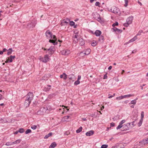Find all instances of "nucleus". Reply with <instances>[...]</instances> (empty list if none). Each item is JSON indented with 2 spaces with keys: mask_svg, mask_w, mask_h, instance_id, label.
Returning <instances> with one entry per match:
<instances>
[{
  "mask_svg": "<svg viewBox=\"0 0 148 148\" xmlns=\"http://www.w3.org/2000/svg\"><path fill=\"white\" fill-rule=\"evenodd\" d=\"M9 60L10 58H8V59H7L5 61V62L6 63L10 62V60Z\"/></svg>",
  "mask_w": 148,
  "mask_h": 148,
  "instance_id": "55",
  "label": "nucleus"
},
{
  "mask_svg": "<svg viewBox=\"0 0 148 148\" xmlns=\"http://www.w3.org/2000/svg\"><path fill=\"white\" fill-rule=\"evenodd\" d=\"M19 132H18V131H16V132H14V134H17Z\"/></svg>",
  "mask_w": 148,
  "mask_h": 148,
  "instance_id": "64",
  "label": "nucleus"
},
{
  "mask_svg": "<svg viewBox=\"0 0 148 148\" xmlns=\"http://www.w3.org/2000/svg\"><path fill=\"white\" fill-rule=\"evenodd\" d=\"M12 49L11 48H10L8 50V51L7 53V55H9L11 54V53H12Z\"/></svg>",
  "mask_w": 148,
  "mask_h": 148,
  "instance_id": "32",
  "label": "nucleus"
},
{
  "mask_svg": "<svg viewBox=\"0 0 148 148\" xmlns=\"http://www.w3.org/2000/svg\"><path fill=\"white\" fill-rule=\"evenodd\" d=\"M71 119V118L69 116H64L63 117V119H64L63 121H69V120H68V119Z\"/></svg>",
  "mask_w": 148,
  "mask_h": 148,
  "instance_id": "20",
  "label": "nucleus"
},
{
  "mask_svg": "<svg viewBox=\"0 0 148 148\" xmlns=\"http://www.w3.org/2000/svg\"><path fill=\"white\" fill-rule=\"evenodd\" d=\"M52 135V133L50 132L48 134H47L44 137V138L45 139H47L49 137L51 136Z\"/></svg>",
  "mask_w": 148,
  "mask_h": 148,
  "instance_id": "24",
  "label": "nucleus"
},
{
  "mask_svg": "<svg viewBox=\"0 0 148 148\" xmlns=\"http://www.w3.org/2000/svg\"><path fill=\"white\" fill-rule=\"evenodd\" d=\"M45 34L47 38L48 39L52 38V34L49 30L47 31L45 33Z\"/></svg>",
  "mask_w": 148,
  "mask_h": 148,
  "instance_id": "9",
  "label": "nucleus"
},
{
  "mask_svg": "<svg viewBox=\"0 0 148 148\" xmlns=\"http://www.w3.org/2000/svg\"><path fill=\"white\" fill-rule=\"evenodd\" d=\"M81 76L80 75H78V77L77 80H78V81H79V80L81 79Z\"/></svg>",
  "mask_w": 148,
  "mask_h": 148,
  "instance_id": "62",
  "label": "nucleus"
},
{
  "mask_svg": "<svg viewBox=\"0 0 148 148\" xmlns=\"http://www.w3.org/2000/svg\"><path fill=\"white\" fill-rule=\"evenodd\" d=\"M26 97V99L31 101L33 99L34 94L32 92H29L27 94Z\"/></svg>",
  "mask_w": 148,
  "mask_h": 148,
  "instance_id": "5",
  "label": "nucleus"
},
{
  "mask_svg": "<svg viewBox=\"0 0 148 148\" xmlns=\"http://www.w3.org/2000/svg\"><path fill=\"white\" fill-rule=\"evenodd\" d=\"M143 120H141V119H140V121L138 123V126H141L142 124V122Z\"/></svg>",
  "mask_w": 148,
  "mask_h": 148,
  "instance_id": "47",
  "label": "nucleus"
},
{
  "mask_svg": "<svg viewBox=\"0 0 148 148\" xmlns=\"http://www.w3.org/2000/svg\"><path fill=\"white\" fill-rule=\"evenodd\" d=\"M143 32V31L142 30H140L139 31V32H138V33L136 35V36H138V35H141L142 33Z\"/></svg>",
  "mask_w": 148,
  "mask_h": 148,
  "instance_id": "45",
  "label": "nucleus"
},
{
  "mask_svg": "<svg viewBox=\"0 0 148 148\" xmlns=\"http://www.w3.org/2000/svg\"><path fill=\"white\" fill-rule=\"evenodd\" d=\"M115 125V124L114 123H110V126L111 127H114Z\"/></svg>",
  "mask_w": 148,
  "mask_h": 148,
  "instance_id": "58",
  "label": "nucleus"
},
{
  "mask_svg": "<svg viewBox=\"0 0 148 148\" xmlns=\"http://www.w3.org/2000/svg\"><path fill=\"white\" fill-rule=\"evenodd\" d=\"M82 127H80L76 131V132L77 133H79L82 131Z\"/></svg>",
  "mask_w": 148,
  "mask_h": 148,
  "instance_id": "29",
  "label": "nucleus"
},
{
  "mask_svg": "<svg viewBox=\"0 0 148 148\" xmlns=\"http://www.w3.org/2000/svg\"><path fill=\"white\" fill-rule=\"evenodd\" d=\"M61 54L64 55H67L70 53V51L68 50H64L61 51Z\"/></svg>",
  "mask_w": 148,
  "mask_h": 148,
  "instance_id": "12",
  "label": "nucleus"
},
{
  "mask_svg": "<svg viewBox=\"0 0 148 148\" xmlns=\"http://www.w3.org/2000/svg\"><path fill=\"white\" fill-rule=\"evenodd\" d=\"M3 122H4L3 120V119H2L0 118V123H3Z\"/></svg>",
  "mask_w": 148,
  "mask_h": 148,
  "instance_id": "61",
  "label": "nucleus"
},
{
  "mask_svg": "<svg viewBox=\"0 0 148 148\" xmlns=\"http://www.w3.org/2000/svg\"><path fill=\"white\" fill-rule=\"evenodd\" d=\"M137 39V37L136 36H135L133 38L131 39V40H129L128 41V42H132L134 41H135V40H136Z\"/></svg>",
  "mask_w": 148,
  "mask_h": 148,
  "instance_id": "23",
  "label": "nucleus"
},
{
  "mask_svg": "<svg viewBox=\"0 0 148 148\" xmlns=\"http://www.w3.org/2000/svg\"><path fill=\"white\" fill-rule=\"evenodd\" d=\"M133 17L132 16H130L126 20V22L129 24H131L132 21Z\"/></svg>",
  "mask_w": 148,
  "mask_h": 148,
  "instance_id": "16",
  "label": "nucleus"
},
{
  "mask_svg": "<svg viewBox=\"0 0 148 148\" xmlns=\"http://www.w3.org/2000/svg\"><path fill=\"white\" fill-rule=\"evenodd\" d=\"M36 24V21L35 20H32L30 22L27 23V28L28 29H30L34 27Z\"/></svg>",
  "mask_w": 148,
  "mask_h": 148,
  "instance_id": "2",
  "label": "nucleus"
},
{
  "mask_svg": "<svg viewBox=\"0 0 148 148\" xmlns=\"http://www.w3.org/2000/svg\"><path fill=\"white\" fill-rule=\"evenodd\" d=\"M21 141V140L20 139H18L14 142H12L13 144H18L20 143Z\"/></svg>",
  "mask_w": 148,
  "mask_h": 148,
  "instance_id": "26",
  "label": "nucleus"
},
{
  "mask_svg": "<svg viewBox=\"0 0 148 148\" xmlns=\"http://www.w3.org/2000/svg\"><path fill=\"white\" fill-rule=\"evenodd\" d=\"M64 75H63V73L60 76V77L61 78H63V77H64Z\"/></svg>",
  "mask_w": 148,
  "mask_h": 148,
  "instance_id": "63",
  "label": "nucleus"
},
{
  "mask_svg": "<svg viewBox=\"0 0 148 148\" xmlns=\"http://www.w3.org/2000/svg\"><path fill=\"white\" fill-rule=\"evenodd\" d=\"M114 30L115 31H117L118 32H119L121 31L120 29H118L114 27Z\"/></svg>",
  "mask_w": 148,
  "mask_h": 148,
  "instance_id": "49",
  "label": "nucleus"
},
{
  "mask_svg": "<svg viewBox=\"0 0 148 148\" xmlns=\"http://www.w3.org/2000/svg\"><path fill=\"white\" fill-rule=\"evenodd\" d=\"M129 24H129L127 22L126 23H125L123 25L125 27H127L129 26Z\"/></svg>",
  "mask_w": 148,
  "mask_h": 148,
  "instance_id": "51",
  "label": "nucleus"
},
{
  "mask_svg": "<svg viewBox=\"0 0 148 148\" xmlns=\"http://www.w3.org/2000/svg\"><path fill=\"white\" fill-rule=\"evenodd\" d=\"M39 60L40 61H42L44 62V61H43L44 60V58L40 56L39 58Z\"/></svg>",
  "mask_w": 148,
  "mask_h": 148,
  "instance_id": "54",
  "label": "nucleus"
},
{
  "mask_svg": "<svg viewBox=\"0 0 148 148\" xmlns=\"http://www.w3.org/2000/svg\"><path fill=\"white\" fill-rule=\"evenodd\" d=\"M108 147V145H103L101 147V148H107Z\"/></svg>",
  "mask_w": 148,
  "mask_h": 148,
  "instance_id": "44",
  "label": "nucleus"
},
{
  "mask_svg": "<svg viewBox=\"0 0 148 148\" xmlns=\"http://www.w3.org/2000/svg\"><path fill=\"white\" fill-rule=\"evenodd\" d=\"M100 3L99 2H96L95 3V6H98L99 7H100Z\"/></svg>",
  "mask_w": 148,
  "mask_h": 148,
  "instance_id": "40",
  "label": "nucleus"
},
{
  "mask_svg": "<svg viewBox=\"0 0 148 148\" xmlns=\"http://www.w3.org/2000/svg\"><path fill=\"white\" fill-rule=\"evenodd\" d=\"M63 75H64V76L63 77V79L64 80H66L67 78V75L66 74V73H63Z\"/></svg>",
  "mask_w": 148,
  "mask_h": 148,
  "instance_id": "46",
  "label": "nucleus"
},
{
  "mask_svg": "<svg viewBox=\"0 0 148 148\" xmlns=\"http://www.w3.org/2000/svg\"><path fill=\"white\" fill-rule=\"evenodd\" d=\"M48 113L49 111L47 107H42L37 111L36 114L37 115H44Z\"/></svg>",
  "mask_w": 148,
  "mask_h": 148,
  "instance_id": "1",
  "label": "nucleus"
},
{
  "mask_svg": "<svg viewBox=\"0 0 148 148\" xmlns=\"http://www.w3.org/2000/svg\"><path fill=\"white\" fill-rule=\"evenodd\" d=\"M32 132V131L31 130L28 129L25 132V134H27L29 133H30Z\"/></svg>",
  "mask_w": 148,
  "mask_h": 148,
  "instance_id": "38",
  "label": "nucleus"
},
{
  "mask_svg": "<svg viewBox=\"0 0 148 148\" xmlns=\"http://www.w3.org/2000/svg\"><path fill=\"white\" fill-rule=\"evenodd\" d=\"M50 56H49L48 54H47L45 55L44 57V60L43 61H44V62L46 63L49 61L50 59Z\"/></svg>",
  "mask_w": 148,
  "mask_h": 148,
  "instance_id": "13",
  "label": "nucleus"
},
{
  "mask_svg": "<svg viewBox=\"0 0 148 148\" xmlns=\"http://www.w3.org/2000/svg\"><path fill=\"white\" fill-rule=\"evenodd\" d=\"M144 117V112L143 111H142L141 113V120H143V119Z\"/></svg>",
  "mask_w": 148,
  "mask_h": 148,
  "instance_id": "33",
  "label": "nucleus"
},
{
  "mask_svg": "<svg viewBox=\"0 0 148 148\" xmlns=\"http://www.w3.org/2000/svg\"><path fill=\"white\" fill-rule=\"evenodd\" d=\"M51 89V86L50 85H47L44 87L43 90L45 92H48Z\"/></svg>",
  "mask_w": 148,
  "mask_h": 148,
  "instance_id": "11",
  "label": "nucleus"
},
{
  "mask_svg": "<svg viewBox=\"0 0 148 148\" xmlns=\"http://www.w3.org/2000/svg\"><path fill=\"white\" fill-rule=\"evenodd\" d=\"M25 131L24 130L23 128H20L18 130V132H20L21 133H23Z\"/></svg>",
  "mask_w": 148,
  "mask_h": 148,
  "instance_id": "30",
  "label": "nucleus"
},
{
  "mask_svg": "<svg viewBox=\"0 0 148 148\" xmlns=\"http://www.w3.org/2000/svg\"><path fill=\"white\" fill-rule=\"evenodd\" d=\"M69 24L70 26H73L75 25V23L73 21H71L70 22Z\"/></svg>",
  "mask_w": 148,
  "mask_h": 148,
  "instance_id": "42",
  "label": "nucleus"
},
{
  "mask_svg": "<svg viewBox=\"0 0 148 148\" xmlns=\"http://www.w3.org/2000/svg\"><path fill=\"white\" fill-rule=\"evenodd\" d=\"M90 51V49H88L86 50L85 53H83V52H80L79 54H78L79 56H83L84 55H88L89 54Z\"/></svg>",
  "mask_w": 148,
  "mask_h": 148,
  "instance_id": "6",
  "label": "nucleus"
},
{
  "mask_svg": "<svg viewBox=\"0 0 148 148\" xmlns=\"http://www.w3.org/2000/svg\"><path fill=\"white\" fill-rule=\"evenodd\" d=\"M70 19L69 18L64 19V20L62 21L61 23V24L62 25H67Z\"/></svg>",
  "mask_w": 148,
  "mask_h": 148,
  "instance_id": "10",
  "label": "nucleus"
},
{
  "mask_svg": "<svg viewBox=\"0 0 148 148\" xmlns=\"http://www.w3.org/2000/svg\"><path fill=\"white\" fill-rule=\"evenodd\" d=\"M86 136H90L92 135V130H90L86 134Z\"/></svg>",
  "mask_w": 148,
  "mask_h": 148,
  "instance_id": "22",
  "label": "nucleus"
},
{
  "mask_svg": "<svg viewBox=\"0 0 148 148\" xmlns=\"http://www.w3.org/2000/svg\"><path fill=\"white\" fill-rule=\"evenodd\" d=\"M31 128L33 130H35L37 128V126L35 125H33L31 127Z\"/></svg>",
  "mask_w": 148,
  "mask_h": 148,
  "instance_id": "50",
  "label": "nucleus"
},
{
  "mask_svg": "<svg viewBox=\"0 0 148 148\" xmlns=\"http://www.w3.org/2000/svg\"><path fill=\"white\" fill-rule=\"evenodd\" d=\"M118 25V23L117 22H116L115 23H114L112 24V26L114 27L115 26Z\"/></svg>",
  "mask_w": 148,
  "mask_h": 148,
  "instance_id": "53",
  "label": "nucleus"
},
{
  "mask_svg": "<svg viewBox=\"0 0 148 148\" xmlns=\"http://www.w3.org/2000/svg\"><path fill=\"white\" fill-rule=\"evenodd\" d=\"M53 39L52 40H49V42H50L52 43L54 45H56L58 43L57 42V38L56 37L55 35L52 36V38Z\"/></svg>",
  "mask_w": 148,
  "mask_h": 148,
  "instance_id": "7",
  "label": "nucleus"
},
{
  "mask_svg": "<svg viewBox=\"0 0 148 148\" xmlns=\"http://www.w3.org/2000/svg\"><path fill=\"white\" fill-rule=\"evenodd\" d=\"M68 78L70 80V82L71 81L72 82H73L76 79V78L75 76L73 74H70L68 76Z\"/></svg>",
  "mask_w": 148,
  "mask_h": 148,
  "instance_id": "8",
  "label": "nucleus"
},
{
  "mask_svg": "<svg viewBox=\"0 0 148 148\" xmlns=\"http://www.w3.org/2000/svg\"><path fill=\"white\" fill-rule=\"evenodd\" d=\"M97 44V43L96 42V41L93 40V47L96 46Z\"/></svg>",
  "mask_w": 148,
  "mask_h": 148,
  "instance_id": "56",
  "label": "nucleus"
},
{
  "mask_svg": "<svg viewBox=\"0 0 148 148\" xmlns=\"http://www.w3.org/2000/svg\"><path fill=\"white\" fill-rule=\"evenodd\" d=\"M70 133L68 131V132H66L65 133H64V134L66 135H68Z\"/></svg>",
  "mask_w": 148,
  "mask_h": 148,
  "instance_id": "60",
  "label": "nucleus"
},
{
  "mask_svg": "<svg viewBox=\"0 0 148 148\" xmlns=\"http://www.w3.org/2000/svg\"><path fill=\"white\" fill-rule=\"evenodd\" d=\"M125 120H122L120 122L119 124L121 125H122V124L125 122Z\"/></svg>",
  "mask_w": 148,
  "mask_h": 148,
  "instance_id": "52",
  "label": "nucleus"
},
{
  "mask_svg": "<svg viewBox=\"0 0 148 148\" xmlns=\"http://www.w3.org/2000/svg\"><path fill=\"white\" fill-rule=\"evenodd\" d=\"M56 94L55 93H53L51 94H50L49 95V97L50 98H51L53 97L56 96Z\"/></svg>",
  "mask_w": 148,
  "mask_h": 148,
  "instance_id": "27",
  "label": "nucleus"
},
{
  "mask_svg": "<svg viewBox=\"0 0 148 148\" xmlns=\"http://www.w3.org/2000/svg\"><path fill=\"white\" fill-rule=\"evenodd\" d=\"M31 101L30 100H28L27 99H26L25 100V102L24 104V106L26 107L27 108L29 106L30 104V103Z\"/></svg>",
  "mask_w": 148,
  "mask_h": 148,
  "instance_id": "14",
  "label": "nucleus"
},
{
  "mask_svg": "<svg viewBox=\"0 0 148 148\" xmlns=\"http://www.w3.org/2000/svg\"><path fill=\"white\" fill-rule=\"evenodd\" d=\"M124 97L123 96H119L117 97L116 98V99L118 100H120L122 99H123L124 98Z\"/></svg>",
  "mask_w": 148,
  "mask_h": 148,
  "instance_id": "39",
  "label": "nucleus"
},
{
  "mask_svg": "<svg viewBox=\"0 0 148 148\" xmlns=\"http://www.w3.org/2000/svg\"><path fill=\"white\" fill-rule=\"evenodd\" d=\"M136 100H134L132 101H131V102L130 103H129V104H133L134 105H135L136 104Z\"/></svg>",
  "mask_w": 148,
  "mask_h": 148,
  "instance_id": "35",
  "label": "nucleus"
},
{
  "mask_svg": "<svg viewBox=\"0 0 148 148\" xmlns=\"http://www.w3.org/2000/svg\"><path fill=\"white\" fill-rule=\"evenodd\" d=\"M123 125H121V124H119V125L117 127L116 129L118 130L121 128L123 127Z\"/></svg>",
  "mask_w": 148,
  "mask_h": 148,
  "instance_id": "41",
  "label": "nucleus"
},
{
  "mask_svg": "<svg viewBox=\"0 0 148 148\" xmlns=\"http://www.w3.org/2000/svg\"><path fill=\"white\" fill-rule=\"evenodd\" d=\"M12 142H7L5 143V145L7 146H9L11 145H12L13 144Z\"/></svg>",
  "mask_w": 148,
  "mask_h": 148,
  "instance_id": "37",
  "label": "nucleus"
},
{
  "mask_svg": "<svg viewBox=\"0 0 148 148\" xmlns=\"http://www.w3.org/2000/svg\"><path fill=\"white\" fill-rule=\"evenodd\" d=\"M101 34V32L99 30H96L95 32V34L97 36H100Z\"/></svg>",
  "mask_w": 148,
  "mask_h": 148,
  "instance_id": "19",
  "label": "nucleus"
},
{
  "mask_svg": "<svg viewBox=\"0 0 148 148\" xmlns=\"http://www.w3.org/2000/svg\"><path fill=\"white\" fill-rule=\"evenodd\" d=\"M143 143L144 144L148 143V137L143 140Z\"/></svg>",
  "mask_w": 148,
  "mask_h": 148,
  "instance_id": "28",
  "label": "nucleus"
},
{
  "mask_svg": "<svg viewBox=\"0 0 148 148\" xmlns=\"http://www.w3.org/2000/svg\"><path fill=\"white\" fill-rule=\"evenodd\" d=\"M95 15L97 16V17H94V18L95 19H96L99 22H100L101 21V18L100 17V16L99 14L96 13H95Z\"/></svg>",
  "mask_w": 148,
  "mask_h": 148,
  "instance_id": "15",
  "label": "nucleus"
},
{
  "mask_svg": "<svg viewBox=\"0 0 148 148\" xmlns=\"http://www.w3.org/2000/svg\"><path fill=\"white\" fill-rule=\"evenodd\" d=\"M104 37L102 35L100 36L99 38V40L101 42H102L104 41Z\"/></svg>",
  "mask_w": 148,
  "mask_h": 148,
  "instance_id": "25",
  "label": "nucleus"
},
{
  "mask_svg": "<svg viewBox=\"0 0 148 148\" xmlns=\"http://www.w3.org/2000/svg\"><path fill=\"white\" fill-rule=\"evenodd\" d=\"M134 96L133 95L129 94L128 95H125L123 96L124 98L126 97H130L131 96Z\"/></svg>",
  "mask_w": 148,
  "mask_h": 148,
  "instance_id": "34",
  "label": "nucleus"
},
{
  "mask_svg": "<svg viewBox=\"0 0 148 148\" xmlns=\"http://www.w3.org/2000/svg\"><path fill=\"white\" fill-rule=\"evenodd\" d=\"M15 56H10V59L9 60H10V62H12V59H14L15 58Z\"/></svg>",
  "mask_w": 148,
  "mask_h": 148,
  "instance_id": "31",
  "label": "nucleus"
},
{
  "mask_svg": "<svg viewBox=\"0 0 148 148\" xmlns=\"http://www.w3.org/2000/svg\"><path fill=\"white\" fill-rule=\"evenodd\" d=\"M131 123H128L126 124L123 125V127L121 128V130L122 131H125L129 130L130 129L132 128V127L131 126Z\"/></svg>",
  "mask_w": 148,
  "mask_h": 148,
  "instance_id": "3",
  "label": "nucleus"
},
{
  "mask_svg": "<svg viewBox=\"0 0 148 148\" xmlns=\"http://www.w3.org/2000/svg\"><path fill=\"white\" fill-rule=\"evenodd\" d=\"M78 41L79 45L81 46L85 44L84 41L82 39H79Z\"/></svg>",
  "mask_w": 148,
  "mask_h": 148,
  "instance_id": "18",
  "label": "nucleus"
},
{
  "mask_svg": "<svg viewBox=\"0 0 148 148\" xmlns=\"http://www.w3.org/2000/svg\"><path fill=\"white\" fill-rule=\"evenodd\" d=\"M77 36H78V35H75V36H73V39L76 38V39H77Z\"/></svg>",
  "mask_w": 148,
  "mask_h": 148,
  "instance_id": "59",
  "label": "nucleus"
},
{
  "mask_svg": "<svg viewBox=\"0 0 148 148\" xmlns=\"http://www.w3.org/2000/svg\"><path fill=\"white\" fill-rule=\"evenodd\" d=\"M110 11L114 14H117L119 13V9L115 6H113L111 7Z\"/></svg>",
  "mask_w": 148,
  "mask_h": 148,
  "instance_id": "4",
  "label": "nucleus"
},
{
  "mask_svg": "<svg viewBox=\"0 0 148 148\" xmlns=\"http://www.w3.org/2000/svg\"><path fill=\"white\" fill-rule=\"evenodd\" d=\"M56 145L57 144L55 142L52 143L49 147V148H54L56 146Z\"/></svg>",
  "mask_w": 148,
  "mask_h": 148,
  "instance_id": "21",
  "label": "nucleus"
},
{
  "mask_svg": "<svg viewBox=\"0 0 148 148\" xmlns=\"http://www.w3.org/2000/svg\"><path fill=\"white\" fill-rule=\"evenodd\" d=\"M107 74H105L104 75V77H103V79H107Z\"/></svg>",
  "mask_w": 148,
  "mask_h": 148,
  "instance_id": "57",
  "label": "nucleus"
},
{
  "mask_svg": "<svg viewBox=\"0 0 148 148\" xmlns=\"http://www.w3.org/2000/svg\"><path fill=\"white\" fill-rule=\"evenodd\" d=\"M128 0H125V4L124 5L126 7L128 5Z\"/></svg>",
  "mask_w": 148,
  "mask_h": 148,
  "instance_id": "48",
  "label": "nucleus"
},
{
  "mask_svg": "<svg viewBox=\"0 0 148 148\" xmlns=\"http://www.w3.org/2000/svg\"><path fill=\"white\" fill-rule=\"evenodd\" d=\"M46 53H47V54H48L49 55H50V56H51L52 54V53H51V52H50V51H48V49L47 50Z\"/></svg>",
  "mask_w": 148,
  "mask_h": 148,
  "instance_id": "36",
  "label": "nucleus"
},
{
  "mask_svg": "<svg viewBox=\"0 0 148 148\" xmlns=\"http://www.w3.org/2000/svg\"><path fill=\"white\" fill-rule=\"evenodd\" d=\"M80 83V81L78 80H77L74 83V85H77Z\"/></svg>",
  "mask_w": 148,
  "mask_h": 148,
  "instance_id": "43",
  "label": "nucleus"
},
{
  "mask_svg": "<svg viewBox=\"0 0 148 148\" xmlns=\"http://www.w3.org/2000/svg\"><path fill=\"white\" fill-rule=\"evenodd\" d=\"M49 50L50 51V52H51L53 54L56 51V49L54 46H51L48 49V51Z\"/></svg>",
  "mask_w": 148,
  "mask_h": 148,
  "instance_id": "17",
  "label": "nucleus"
}]
</instances>
